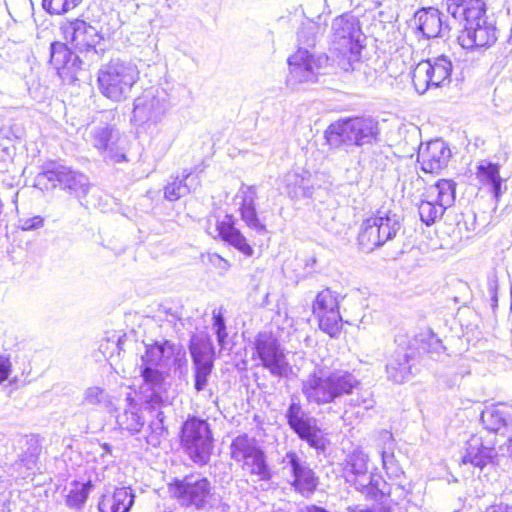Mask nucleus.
I'll use <instances>...</instances> for the list:
<instances>
[{
    "instance_id": "obj_1",
    "label": "nucleus",
    "mask_w": 512,
    "mask_h": 512,
    "mask_svg": "<svg viewBox=\"0 0 512 512\" xmlns=\"http://www.w3.org/2000/svg\"><path fill=\"white\" fill-rule=\"evenodd\" d=\"M360 386V381L345 370L326 371L316 367L302 383V392L309 403L318 405L336 403L344 395H350Z\"/></svg>"
},
{
    "instance_id": "obj_2",
    "label": "nucleus",
    "mask_w": 512,
    "mask_h": 512,
    "mask_svg": "<svg viewBox=\"0 0 512 512\" xmlns=\"http://www.w3.org/2000/svg\"><path fill=\"white\" fill-rule=\"evenodd\" d=\"M378 122L371 117H354L339 120L329 125L325 139L333 148L342 146H365L379 143Z\"/></svg>"
},
{
    "instance_id": "obj_3",
    "label": "nucleus",
    "mask_w": 512,
    "mask_h": 512,
    "mask_svg": "<svg viewBox=\"0 0 512 512\" xmlns=\"http://www.w3.org/2000/svg\"><path fill=\"white\" fill-rule=\"evenodd\" d=\"M139 80V70L135 64L121 59H112L102 65L97 73L100 93L113 102L126 100Z\"/></svg>"
},
{
    "instance_id": "obj_4",
    "label": "nucleus",
    "mask_w": 512,
    "mask_h": 512,
    "mask_svg": "<svg viewBox=\"0 0 512 512\" xmlns=\"http://www.w3.org/2000/svg\"><path fill=\"white\" fill-rule=\"evenodd\" d=\"M364 35L359 20L349 14H343L332 22V43L334 49L342 55L339 62L341 69L354 70V63L359 61Z\"/></svg>"
},
{
    "instance_id": "obj_5",
    "label": "nucleus",
    "mask_w": 512,
    "mask_h": 512,
    "mask_svg": "<svg viewBox=\"0 0 512 512\" xmlns=\"http://www.w3.org/2000/svg\"><path fill=\"white\" fill-rule=\"evenodd\" d=\"M64 39L71 44L76 53L83 56L86 66L98 63L106 52L102 34L91 24L81 19H74L62 24Z\"/></svg>"
},
{
    "instance_id": "obj_6",
    "label": "nucleus",
    "mask_w": 512,
    "mask_h": 512,
    "mask_svg": "<svg viewBox=\"0 0 512 512\" xmlns=\"http://www.w3.org/2000/svg\"><path fill=\"white\" fill-rule=\"evenodd\" d=\"M35 186L41 190H49L60 186L71 195L82 198L87 195L90 184L84 174L62 164L50 162L36 176Z\"/></svg>"
},
{
    "instance_id": "obj_7",
    "label": "nucleus",
    "mask_w": 512,
    "mask_h": 512,
    "mask_svg": "<svg viewBox=\"0 0 512 512\" xmlns=\"http://www.w3.org/2000/svg\"><path fill=\"white\" fill-rule=\"evenodd\" d=\"M400 216L391 211L379 210L377 214L365 220L358 235V242L365 251H373L392 240L401 229Z\"/></svg>"
},
{
    "instance_id": "obj_8",
    "label": "nucleus",
    "mask_w": 512,
    "mask_h": 512,
    "mask_svg": "<svg viewBox=\"0 0 512 512\" xmlns=\"http://www.w3.org/2000/svg\"><path fill=\"white\" fill-rule=\"evenodd\" d=\"M181 444L194 463H208L213 450L210 425L198 417L188 418L181 429Z\"/></svg>"
},
{
    "instance_id": "obj_9",
    "label": "nucleus",
    "mask_w": 512,
    "mask_h": 512,
    "mask_svg": "<svg viewBox=\"0 0 512 512\" xmlns=\"http://www.w3.org/2000/svg\"><path fill=\"white\" fill-rule=\"evenodd\" d=\"M210 480L200 474H190L182 479H175L169 485L171 494L181 506L204 510L214 495Z\"/></svg>"
},
{
    "instance_id": "obj_10",
    "label": "nucleus",
    "mask_w": 512,
    "mask_h": 512,
    "mask_svg": "<svg viewBox=\"0 0 512 512\" xmlns=\"http://www.w3.org/2000/svg\"><path fill=\"white\" fill-rule=\"evenodd\" d=\"M133 105V119L140 125L158 123L171 106L168 92L157 86L145 89Z\"/></svg>"
},
{
    "instance_id": "obj_11",
    "label": "nucleus",
    "mask_w": 512,
    "mask_h": 512,
    "mask_svg": "<svg viewBox=\"0 0 512 512\" xmlns=\"http://www.w3.org/2000/svg\"><path fill=\"white\" fill-rule=\"evenodd\" d=\"M90 143L107 163H121L127 161L123 147L124 140L118 129L110 124L93 126L86 136Z\"/></svg>"
},
{
    "instance_id": "obj_12",
    "label": "nucleus",
    "mask_w": 512,
    "mask_h": 512,
    "mask_svg": "<svg viewBox=\"0 0 512 512\" xmlns=\"http://www.w3.org/2000/svg\"><path fill=\"white\" fill-rule=\"evenodd\" d=\"M452 62L441 55L420 61L413 70L412 82L419 94H424L431 86L440 87L450 81Z\"/></svg>"
},
{
    "instance_id": "obj_13",
    "label": "nucleus",
    "mask_w": 512,
    "mask_h": 512,
    "mask_svg": "<svg viewBox=\"0 0 512 512\" xmlns=\"http://www.w3.org/2000/svg\"><path fill=\"white\" fill-rule=\"evenodd\" d=\"M312 313L318 319L319 328L331 337H337L342 329L339 299L335 292L326 288L317 293Z\"/></svg>"
},
{
    "instance_id": "obj_14",
    "label": "nucleus",
    "mask_w": 512,
    "mask_h": 512,
    "mask_svg": "<svg viewBox=\"0 0 512 512\" xmlns=\"http://www.w3.org/2000/svg\"><path fill=\"white\" fill-rule=\"evenodd\" d=\"M287 423L297 436L312 448L324 450L325 443L317 420L306 413L299 402L292 401L285 413Z\"/></svg>"
},
{
    "instance_id": "obj_15",
    "label": "nucleus",
    "mask_w": 512,
    "mask_h": 512,
    "mask_svg": "<svg viewBox=\"0 0 512 512\" xmlns=\"http://www.w3.org/2000/svg\"><path fill=\"white\" fill-rule=\"evenodd\" d=\"M328 60L324 54L315 57L308 49L298 48L288 58L289 81L294 83L315 82L318 74L327 66Z\"/></svg>"
},
{
    "instance_id": "obj_16",
    "label": "nucleus",
    "mask_w": 512,
    "mask_h": 512,
    "mask_svg": "<svg viewBox=\"0 0 512 512\" xmlns=\"http://www.w3.org/2000/svg\"><path fill=\"white\" fill-rule=\"evenodd\" d=\"M255 350L262 365L277 377L287 376L289 363L276 337L271 333H259L255 339Z\"/></svg>"
},
{
    "instance_id": "obj_17",
    "label": "nucleus",
    "mask_w": 512,
    "mask_h": 512,
    "mask_svg": "<svg viewBox=\"0 0 512 512\" xmlns=\"http://www.w3.org/2000/svg\"><path fill=\"white\" fill-rule=\"evenodd\" d=\"M143 384L140 387L144 409H157L165 405V376L157 367L140 365Z\"/></svg>"
},
{
    "instance_id": "obj_18",
    "label": "nucleus",
    "mask_w": 512,
    "mask_h": 512,
    "mask_svg": "<svg viewBox=\"0 0 512 512\" xmlns=\"http://www.w3.org/2000/svg\"><path fill=\"white\" fill-rule=\"evenodd\" d=\"M282 463L291 470V486L303 497L309 498L317 489L319 479L309 465L292 451L284 456Z\"/></svg>"
},
{
    "instance_id": "obj_19",
    "label": "nucleus",
    "mask_w": 512,
    "mask_h": 512,
    "mask_svg": "<svg viewBox=\"0 0 512 512\" xmlns=\"http://www.w3.org/2000/svg\"><path fill=\"white\" fill-rule=\"evenodd\" d=\"M451 150L441 139L421 143L417 153V162L425 173L438 174L447 167Z\"/></svg>"
},
{
    "instance_id": "obj_20",
    "label": "nucleus",
    "mask_w": 512,
    "mask_h": 512,
    "mask_svg": "<svg viewBox=\"0 0 512 512\" xmlns=\"http://www.w3.org/2000/svg\"><path fill=\"white\" fill-rule=\"evenodd\" d=\"M496 40V28L488 21L464 26L458 36L459 44L467 50L490 47Z\"/></svg>"
},
{
    "instance_id": "obj_21",
    "label": "nucleus",
    "mask_w": 512,
    "mask_h": 512,
    "mask_svg": "<svg viewBox=\"0 0 512 512\" xmlns=\"http://www.w3.org/2000/svg\"><path fill=\"white\" fill-rule=\"evenodd\" d=\"M445 5L454 19L464 21V26L487 21L485 3L482 0H445Z\"/></svg>"
},
{
    "instance_id": "obj_22",
    "label": "nucleus",
    "mask_w": 512,
    "mask_h": 512,
    "mask_svg": "<svg viewBox=\"0 0 512 512\" xmlns=\"http://www.w3.org/2000/svg\"><path fill=\"white\" fill-rule=\"evenodd\" d=\"M498 462V453L491 445H485L484 440L479 435H472L465 445V454L462 457V463H470L475 467L483 469L488 464Z\"/></svg>"
},
{
    "instance_id": "obj_23",
    "label": "nucleus",
    "mask_w": 512,
    "mask_h": 512,
    "mask_svg": "<svg viewBox=\"0 0 512 512\" xmlns=\"http://www.w3.org/2000/svg\"><path fill=\"white\" fill-rule=\"evenodd\" d=\"M414 21L417 31L427 39L445 37L450 31L449 24L443 20L439 10L434 8L416 12Z\"/></svg>"
},
{
    "instance_id": "obj_24",
    "label": "nucleus",
    "mask_w": 512,
    "mask_h": 512,
    "mask_svg": "<svg viewBox=\"0 0 512 512\" xmlns=\"http://www.w3.org/2000/svg\"><path fill=\"white\" fill-rule=\"evenodd\" d=\"M50 63L58 71L67 70L70 73H75L86 66L82 55L72 52L65 43L58 41L50 44Z\"/></svg>"
},
{
    "instance_id": "obj_25",
    "label": "nucleus",
    "mask_w": 512,
    "mask_h": 512,
    "mask_svg": "<svg viewBox=\"0 0 512 512\" xmlns=\"http://www.w3.org/2000/svg\"><path fill=\"white\" fill-rule=\"evenodd\" d=\"M412 348H397L386 364L387 378L397 384L405 382L411 374Z\"/></svg>"
},
{
    "instance_id": "obj_26",
    "label": "nucleus",
    "mask_w": 512,
    "mask_h": 512,
    "mask_svg": "<svg viewBox=\"0 0 512 512\" xmlns=\"http://www.w3.org/2000/svg\"><path fill=\"white\" fill-rule=\"evenodd\" d=\"M134 494L130 487H121L113 493L102 495L98 502L99 512H129L134 504Z\"/></svg>"
},
{
    "instance_id": "obj_27",
    "label": "nucleus",
    "mask_w": 512,
    "mask_h": 512,
    "mask_svg": "<svg viewBox=\"0 0 512 512\" xmlns=\"http://www.w3.org/2000/svg\"><path fill=\"white\" fill-rule=\"evenodd\" d=\"M217 230L224 241L234 246L244 255H253V248L247 243L246 238L240 230L235 227V219L233 215L227 214L222 221H218Z\"/></svg>"
},
{
    "instance_id": "obj_28",
    "label": "nucleus",
    "mask_w": 512,
    "mask_h": 512,
    "mask_svg": "<svg viewBox=\"0 0 512 512\" xmlns=\"http://www.w3.org/2000/svg\"><path fill=\"white\" fill-rule=\"evenodd\" d=\"M176 345L169 340L146 345L145 354L141 357L142 366H165L167 361L175 354Z\"/></svg>"
},
{
    "instance_id": "obj_29",
    "label": "nucleus",
    "mask_w": 512,
    "mask_h": 512,
    "mask_svg": "<svg viewBox=\"0 0 512 512\" xmlns=\"http://www.w3.org/2000/svg\"><path fill=\"white\" fill-rule=\"evenodd\" d=\"M189 350L193 364L213 363L214 347L209 334L195 333L190 338Z\"/></svg>"
},
{
    "instance_id": "obj_30",
    "label": "nucleus",
    "mask_w": 512,
    "mask_h": 512,
    "mask_svg": "<svg viewBox=\"0 0 512 512\" xmlns=\"http://www.w3.org/2000/svg\"><path fill=\"white\" fill-rule=\"evenodd\" d=\"M346 480L368 499L378 502L385 496L386 492L379 487L380 479H376L368 471L363 474L347 475Z\"/></svg>"
},
{
    "instance_id": "obj_31",
    "label": "nucleus",
    "mask_w": 512,
    "mask_h": 512,
    "mask_svg": "<svg viewBox=\"0 0 512 512\" xmlns=\"http://www.w3.org/2000/svg\"><path fill=\"white\" fill-rule=\"evenodd\" d=\"M198 185L199 181L196 177H192V172L184 170L182 178L178 176L172 178V181L165 186L164 197L169 201H176L195 190Z\"/></svg>"
},
{
    "instance_id": "obj_32",
    "label": "nucleus",
    "mask_w": 512,
    "mask_h": 512,
    "mask_svg": "<svg viewBox=\"0 0 512 512\" xmlns=\"http://www.w3.org/2000/svg\"><path fill=\"white\" fill-rule=\"evenodd\" d=\"M128 406L116 417L117 424L122 430L131 434L139 433L145 424L144 417L139 413L138 405L130 397L127 398Z\"/></svg>"
},
{
    "instance_id": "obj_33",
    "label": "nucleus",
    "mask_w": 512,
    "mask_h": 512,
    "mask_svg": "<svg viewBox=\"0 0 512 512\" xmlns=\"http://www.w3.org/2000/svg\"><path fill=\"white\" fill-rule=\"evenodd\" d=\"M261 450L258 441L247 434L237 436L230 445L231 458L237 463H243Z\"/></svg>"
},
{
    "instance_id": "obj_34",
    "label": "nucleus",
    "mask_w": 512,
    "mask_h": 512,
    "mask_svg": "<svg viewBox=\"0 0 512 512\" xmlns=\"http://www.w3.org/2000/svg\"><path fill=\"white\" fill-rule=\"evenodd\" d=\"M382 439L385 440L381 450L383 468L389 478L398 479L404 472L394 454L395 442L393 436L391 434L382 435Z\"/></svg>"
},
{
    "instance_id": "obj_35",
    "label": "nucleus",
    "mask_w": 512,
    "mask_h": 512,
    "mask_svg": "<svg viewBox=\"0 0 512 512\" xmlns=\"http://www.w3.org/2000/svg\"><path fill=\"white\" fill-rule=\"evenodd\" d=\"M477 178L484 185H489L496 198L501 194L502 178L499 173V165L482 161L476 171Z\"/></svg>"
},
{
    "instance_id": "obj_36",
    "label": "nucleus",
    "mask_w": 512,
    "mask_h": 512,
    "mask_svg": "<svg viewBox=\"0 0 512 512\" xmlns=\"http://www.w3.org/2000/svg\"><path fill=\"white\" fill-rule=\"evenodd\" d=\"M387 156L377 144L367 145L359 154L358 164L363 169L371 171L383 170L386 165Z\"/></svg>"
},
{
    "instance_id": "obj_37",
    "label": "nucleus",
    "mask_w": 512,
    "mask_h": 512,
    "mask_svg": "<svg viewBox=\"0 0 512 512\" xmlns=\"http://www.w3.org/2000/svg\"><path fill=\"white\" fill-rule=\"evenodd\" d=\"M242 469L249 475L256 476L259 481H270L273 472L267 463L266 455L263 449L251 458L242 463Z\"/></svg>"
},
{
    "instance_id": "obj_38",
    "label": "nucleus",
    "mask_w": 512,
    "mask_h": 512,
    "mask_svg": "<svg viewBox=\"0 0 512 512\" xmlns=\"http://www.w3.org/2000/svg\"><path fill=\"white\" fill-rule=\"evenodd\" d=\"M481 422L484 428L493 433H499L502 429L507 430L509 433L512 427L509 428L507 422L506 412L498 407H487L481 413Z\"/></svg>"
},
{
    "instance_id": "obj_39",
    "label": "nucleus",
    "mask_w": 512,
    "mask_h": 512,
    "mask_svg": "<svg viewBox=\"0 0 512 512\" xmlns=\"http://www.w3.org/2000/svg\"><path fill=\"white\" fill-rule=\"evenodd\" d=\"M456 182L452 179H439L428 189L429 196L436 195L435 200L446 208L451 207L456 198Z\"/></svg>"
},
{
    "instance_id": "obj_40",
    "label": "nucleus",
    "mask_w": 512,
    "mask_h": 512,
    "mask_svg": "<svg viewBox=\"0 0 512 512\" xmlns=\"http://www.w3.org/2000/svg\"><path fill=\"white\" fill-rule=\"evenodd\" d=\"M149 413H155L154 419L148 425L149 434L146 437L148 444L153 447L160 445L161 440L168 434L167 428L164 425L165 414L162 407L157 409H145Z\"/></svg>"
},
{
    "instance_id": "obj_41",
    "label": "nucleus",
    "mask_w": 512,
    "mask_h": 512,
    "mask_svg": "<svg viewBox=\"0 0 512 512\" xmlns=\"http://www.w3.org/2000/svg\"><path fill=\"white\" fill-rule=\"evenodd\" d=\"M288 194L292 198H310L313 195V186L310 179L298 173L289 174L286 178Z\"/></svg>"
},
{
    "instance_id": "obj_42",
    "label": "nucleus",
    "mask_w": 512,
    "mask_h": 512,
    "mask_svg": "<svg viewBox=\"0 0 512 512\" xmlns=\"http://www.w3.org/2000/svg\"><path fill=\"white\" fill-rule=\"evenodd\" d=\"M446 209L447 208L445 206H442L436 200H422L418 205L420 219L427 226H430L440 220Z\"/></svg>"
},
{
    "instance_id": "obj_43",
    "label": "nucleus",
    "mask_w": 512,
    "mask_h": 512,
    "mask_svg": "<svg viewBox=\"0 0 512 512\" xmlns=\"http://www.w3.org/2000/svg\"><path fill=\"white\" fill-rule=\"evenodd\" d=\"M412 347L414 349H422L427 353L439 354L444 351L441 340L431 330H426L415 336Z\"/></svg>"
},
{
    "instance_id": "obj_44",
    "label": "nucleus",
    "mask_w": 512,
    "mask_h": 512,
    "mask_svg": "<svg viewBox=\"0 0 512 512\" xmlns=\"http://www.w3.org/2000/svg\"><path fill=\"white\" fill-rule=\"evenodd\" d=\"M110 396L109 394L102 388L97 386L88 387L82 397L81 405L82 406H108L110 404Z\"/></svg>"
},
{
    "instance_id": "obj_45",
    "label": "nucleus",
    "mask_w": 512,
    "mask_h": 512,
    "mask_svg": "<svg viewBox=\"0 0 512 512\" xmlns=\"http://www.w3.org/2000/svg\"><path fill=\"white\" fill-rule=\"evenodd\" d=\"M241 219L250 229L254 230L258 234L267 233L266 225L261 222L258 217L256 206L251 205H240L239 207Z\"/></svg>"
},
{
    "instance_id": "obj_46",
    "label": "nucleus",
    "mask_w": 512,
    "mask_h": 512,
    "mask_svg": "<svg viewBox=\"0 0 512 512\" xmlns=\"http://www.w3.org/2000/svg\"><path fill=\"white\" fill-rule=\"evenodd\" d=\"M368 455L361 449H355L347 459V475L363 474L368 471Z\"/></svg>"
},
{
    "instance_id": "obj_47",
    "label": "nucleus",
    "mask_w": 512,
    "mask_h": 512,
    "mask_svg": "<svg viewBox=\"0 0 512 512\" xmlns=\"http://www.w3.org/2000/svg\"><path fill=\"white\" fill-rule=\"evenodd\" d=\"M83 0H42L43 9L50 15H62L76 8Z\"/></svg>"
},
{
    "instance_id": "obj_48",
    "label": "nucleus",
    "mask_w": 512,
    "mask_h": 512,
    "mask_svg": "<svg viewBox=\"0 0 512 512\" xmlns=\"http://www.w3.org/2000/svg\"><path fill=\"white\" fill-rule=\"evenodd\" d=\"M93 485L91 481L81 484L80 488L70 490L66 496V505L73 509H80L85 504Z\"/></svg>"
},
{
    "instance_id": "obj_49",
    "label": "nucleus",
    "mask_w": 512,
    "mask_h": 512,
    "mask_svg": "<svg viewBox=\"0 0 512 512\" xmlns=\"http://www.w3.org/2000/svg\"><path fill=\"white\" fill-rule=\"evenodd\" d=\"M213 315V329L216 334L217 342L219 346L224 347L226 338L228 336L226 331L225 319L221 309H214Z\"/></svg>"
},
{
    "instance_id": "obj_50",
    "label": "nucleus",
    "mask_w": 512,
    "mask_h": 512,
    "mask_svg": "<svg viewBox=\"0 0 512 512\" xmlns=\"http://www.w3.org/2000/svg\"><path fill=\"white\" fill-rule=\"evenodd\" d=\"M194 373H195V389L200 392L207 385L208 376L210 375L213 363H201V364H193Z\"/></svg>"
},
{
    "instance_id": "obj_51",
    "label": "nucleus",
    "mask_w": 512,
    "mask_h": 512,
    "mask_svg": "<svg viewBox=\"0 0 512 512\" xmlns=\"http://www.w3.org/2000/svg\"><path fill=\"white\" fill-rule=\"evenodd\" d=\"M44 225V218L36 215L33 217H21L18 220V227L23 231H33L42 228Z\"/></svg>"
},
{
    "instance_id": "obj_52",
    "label": "nucleus",
    "mask_w": 512,
    "mask_h": 512,
    "mask_svg": "<svg viewBox=\"0 0 512 512\" xmlns=\"http://www.w3.org/2000/svg\"><path fill=\"white\" fill-rule=\"evenodd\" d=\"M312 27H304L297 33L298 42L301 45L299 48L313 47L315 45V36Z\"/></svg>"
},
{
    "instance_id": "obj_53",
    "label": "nucleus",
    "mask_w": 512,
    "mask_h": 512,
    "mask_svg": "<svg viewBox=\"0 0 512 512\" xmlns=\"http://www.w3.org/2000/svg\"><path fill=\"white\" fill-rule=\"evenodd\" d=\"M240 192L242 195V202L240 205H251L256 206L255 201L257 199V191L255 186L242 185Z\"/></svg>"
},
{
    "instance_id": "obj_54",
    "label": "nucleus",
    "mask_w": 512,
    "mask_h": 512,
    "mask_svg": "<svg viewBox=\"0 0 512 512\" xmlns=\"http://www.w3.org/2000/svg\"><path fill=\"white\" fill-rule=\"evenodd\" d=\"M12 372V363L6 356H0V384L7 380Z\"/></svg>"
},
{
    "instance_id": "obj_55",
    "label": "nucleus",
    "mask_w": 512,
    "mask_h": 512,
    "mask_svg": "<svg viewBox=\"0 0 512 512\" xmlns=\"http://www.w3.org/2000/svg\"><path fill=\"white\" fill-rule=\"evenodd\" d=\"M487 288L488 292L491 296V301L493 302V306L497 304V291H498V279L496 275H491L487 280Z\"/></svg>"
},
{
    "instance_id": "obj_56",
    "label": "nucleus",
    "mask_w": 512,
    "mask_h": 512,
    "mask_svg": "<svg viewBox=\"0 0 512 512\" xmlns=\"http://www.w3.org/2000/svg\"><path fill=\"white\" fill-rule=\"evenodd\" d=\"M377 8H383L379 11L380 15H385L390 12H393V7L395 6V0H371Z\"/></svg>"
},
{
    "instance_id": "obj_57",
    "label": "nucleus",
    "mask_w": 512,
    "mask_h": 512,
    "mask_svg": "<svg viewBox=\"0 0 512 512\" xmlns=\"http://www.w3.org/2000/svg\"><path fill=\"white\" fill-rule=\"evenodd\" d=\"M37 461V447H34L33 451H27L21 458V462L24 463V465L28 469H32Z\"/></svg>"
},
{
    "instance_id": "obj_58",
    "label": "nucleus",
    "mask_w": 512,
    "mask_h": 512,
    "mask_svg": "<svg viewBox=\"0 0 512 512\" xmlns=\"http://www.w3.org/2000/svg\"><path fill=\"white\" fill-rule=\"evenodd\" d=\"M209 261H210V263H212L213 265H215L216 267H218L219 269H221L223 271H227L230 266L228 261L225 260L224 258H222L218 254L209 255Z\"/></svg>"
},
{
    "instance_id": "obj_59",
    "label": "nucleus",
    "mask_w": 512,
    "mask_h": 512,
    "mask_svg": "<svg viewBox=\"0 0 512 512\" xmlns=\"http://www.w3.org/2000/svg\"><path fill=\"white\" fill-rule=\"evenodd\" d=\"M484 512H512V506L503 502L493 503Z\"/></svg>"
},
{
    "instance_id": "obj_60",
    "label": "nucleus",
    "mask_w": 512,
    "mask_h": 512,
    "mask_svg": "<svg viewBox=\"0 0 512 512\" xmlns=\"http://www.w3.org/2000/svg\"><path fill=\"white\" fill-rule=\"evenodd\" d=\"M350 404L354 406H364L365 409H370L373 407L374 401L367 397L358 396L356 399L351 398Z\"/></svg>"
},
{
    "instance_id": "obj_61",
    "label": "nucleus",
    "mask_w": 512,
    "mask_h": 512,
    "mask_svg": "<svg viewBox=\"0 0 512 512\" xmlns=\"http://www.w3.org/2000/svg\"><path fill=\"white\" fill-rule=\"evenodd\" d=\"M371 512H392L391 507L386 503H376L373 504L371 507Z\"/></svg>"
},
{
    "instance_id": "obj_62",
    "label": "nucleus",
    "mask_w": 512,
    "mask_h": 512,
    "mask_svg": "<svg viewBox=\"0 0 512 512\" xmlns=\"http://www.w3.org/2000/svg\"><path fill=\"white\" fill-rule=\"evenodd\" d=\"M504 447H506L507 453L512 457V430L510 431L506 444L500 446V449L503 450Z\"/></svg>"
},
{
    "instance_id": "obj_63",
    "label": "nucleus",
    "mask_w": 512,
    "mask_h": 512,
    "mask_svg": "<svg viewBox=\"0 0 512 512\" xmlns=\"http://www.w3.org/2000/svg\"><path fill=\"white\" fill-rule=\"evenodd\" d=\"M307 512H328V511L322 507H319L316 505H311V506L307 507Z\"/></svg>"
},
{
    "instance_id": "obj_64",
    "label": "nucleus",
    "mask_w": 512,
    "mask_h": 512,
    "mask_svg": "<svg viewBox=\"0 0 512 512\" xmlns=\"http://www.w3.org/2000/svg\"><path fill=\"white\" fill-rule=\"evenodd\" d=\"M350 511L351 512H371V509H370V507L361 508L359 506H355L353 508H350Z\"/></svg>"
}]
</instances>
